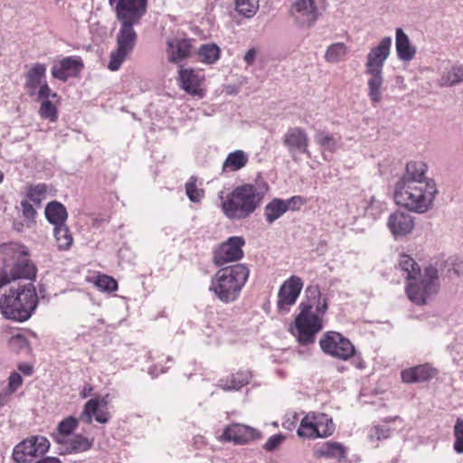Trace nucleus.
<instances>
[{
    "label": "nucleus",
    "instance_id": "nucleus-1",
    "mask_svg": "<svg viewBox=\"0 0 463 463\" xmlns=\"http://www.w3.org/2000/svg\"><path fill=\"white\" fill-rule=\"evenodd\" d=\"M268 189L265 183L235 187L222 203L223 214L230 220L248 218L260 205Z\"/></svg>",
    "mask_w": 463,
    "mask_h": 463
},
{
    "label": "nucleus",
    "instance_id": "nucleus-2",
    "mask_svg": "<svg viewBox=\"0 0 463 463\" xmlns=\"http://www.w3.org/2000/svg\"><path fill=\"white\" fill-rule=\"evenodd\" d=\"M38 305V297L32 282L17 288L11 287L8 293L0 298V312L11 320L24 322L28 320Z\"/></svg>",
    "mask_w": 463,
    "mask_h": 463
},
{
    "label": "nucleus",
    "instance_id": "nucleus-3",
    "mask_svg": "<svg viewBox=\"0 0 463 463\" xmlns=\"http://www.w3.org/2000/svg\"><path fill=\"white\" fill-rule=\"evenodd\" d=\"M4 267L0 268V288L17 279H32L36 269L28 259L25 248L17 243L0 247Z\"/></svg>",
    "mask_w": 463,
    "mask_h": 463
},
{
    "label": "nucleus",
    "instance_id": "nucleus-4",
    "mask_svg": "<svg viewBox=\"0 0 463 463\" xmlns=\"http://www.w3.org/2000/svg\"><path fill=\"white\" fill-rule=\"evenodd\" d=\"M437 192L434 182L397 183L394 200L410 211L423 213L431 206Z\"/></svg>",
    "mask_w": 463,
    "mask_h": 463
},
{
    "label": "nucleus",
    "instance_id": "nucleus-5",
    "mask_svg": "<svg viewBox=\"0 0 463 463\" xmlns=\"http://www.w3.org/2000/svg\"><path fill=\"white\" fill-rule=\"evenodd\" d=\"M250 275L245 264H235L219 269L213 278L210 290L223 303L235 301Z\"/></svg>",
    "mask_w": 463,
    "mask_h": 463
},
{
    "label": "nucleus",
    "instance_id": "nucleus-6",
    "mask_svg": "<svg viewBox=\"0 0 463 463\" xmlns=\"http://www.w3.org/2000/svg\"><path fill=\"white\" fill-rule=\"evenodd\" d=\"M391 47L392 38L385 36L370 50L366 56L365 73L370 76L367 80V95L373 105L379 104L383 99V71L384 62L390 55Z\"/></svg>",
    "mask_w": 463,
    "mask_h": 463
},
{
    "label": "nucleus",
    "instance_id": "nucleus-7",
    "mask_svg": "<svg viewBox=\"0 0 463 463\" xmlns=\"http://www.w3.org/2000/svg\"><path fill=\"white\" fill-rule=\"evenodd\" d=\"M420 279H412L406 287V294L409 299L416 305H424L431 296L439 289L438 269L429 266L424 270V275Z\"/></svg>",
    "mask_w": 463,
    "mask_h": 463
},
{
    "label": "nucleus",
    "instance_id": "nucleus-8",
    "mask_svg": "<svg viewBox=\"0 0 463 463\" xmlns=\"http://www.w3.org/2000/svg\"><path fill=\"white\" fill-rule=\"evenodd\" d=\"M300 313L296 317L295 324L298 331V341L303 345L314 343L316 335L322 329V317L320 313L312 311L313 304L302 302L299 306Z\"/></svg>",
    "mask_w": 463,
    "mask_h": 463
},
{
    "label": "nucleus",
    "instance_id": "nucleus-9",
    "mask_svg": "<svg viewBox=\"0 0 463 463\" xmlns=\"http://www.w3.org/2000/svg\"><path fill=\"white\" fill-rule=\"evenodd\" d=\"M120 29L117 35V49L110 53L108 68L111 71H118L127 56L132 52L137 42L135 24L120 23Z\"/></svg>",
    "mask_w": 463,
    "mask_h": 463
},
{
    "label": "nucleus",
    "instance_id": "nucleus-10",
    "mask_svg": "<svg viewBox=\"0 0 463 463\" xmlns=\"http://www.w3.org/2000/svg\"><path fill=\"white\" fill-rule=\"evenodd\" d=\"M319 345L325 354L345 361L355 354L351 341L335 331L326 332L320 339Z\"/></svg>",
    "mask_w": 463,
    "mask_h": 463
},
{
    "label": "nucleus",
    "instance_id": "nucleus-11",
    "mask_svg": "<svg viewBox=\"0 0 463 463\" xmlns=\"http://www.w3.org/2000/svg\"><path fill=\"white\" fill-rule=\"evenodd\" d=\"M50 448V442L43 436H32L18 443L13 451V458L17 463H27L33 458L45 454Z\"/></svg>",
    "mask_w": 463,
    "mask_h": 463
},
{
    "label": "nucleus",
    "instance_id": "nucleus-12",
    "mask_svg": "<svg viewBox=\"0 0 463 463\" xmlns=\"http://www.w3.org/2000/svg\"><path fill=\"white\" fill-rule=\"evenodd\" d=\"M289 15L298 26L310 28L320 13L315 0H295L289 8Z\"/></svg>",
    "mask_w": 463,
    "mask_h": 463
},
{
    "label": "nucleus",
    "instance_id": "nucleus-13",
    "mask_svg": "<svg viewBox=\"0 0 463 463\" xmlns=\"http://www.w3.org/2000/svg\"><path fill=\"white\" fill-rule=\"evenodd\" d=\"M245 241L242 237H230L214 250L213 263L221 267L228 262L240 260L244 255L242 250Z\"/></svg>",
    "mask_w": 463,
    "mask_h": 463
},
{
    "label": "nucleus",
    "instance_id": "nucleus-14",
    "mask_svg": "<svg viewBox=\"0 0 463 463\" xmlns=\"http://www.w3.org/2000/svg\"><path fill=\"white\" fill-rule=\"evenodd\" d=\"M147 0H118L115 5L119 23L138 24L146 13Z\"/></svg>",
    "mask_w": 463,
    "mask_h": 463
},
{
    "label": "nucleus",
    "instance_id": "nucleus-15",
    "mask_svg": "<svg viewBox=\"0 0 463 463\" xmlns=\"http://www.w3.org/2000/svg\"><path fill=\"white\" fill-rule=\"evenodd\" d=\"M283 146L287 148L293 160H297L298 154L310 155L308 150L309 138L307 131L300 127H290L281 138Z\"/></svg>",
    "mask_w": 463,
    "mask_h": 463
},
{
    "label": "nucleus",
    "instance_id": "nucleus-16",
    "mask_svg": "<svg viewBox=\"0 0 463 463\" xmlns=\"http://www.w3.org/2000/svg\"><path fill=\"white\" fill-rule=\"evenodd\" d=\"M303 288L302 279L297 276H291L280 287L278 295V307L287 310L288 307L295 304Z\"/></svg>",
    "mask_w": 463,
    "mask_h": 463
},
{
    "label": "nucleus",
    "instance_id": "nucleus-17",
    "mask_svg": "<svg viewBox=\"0 0 463 463\" xmlns=\"http://www.w3.org/2000/svg\"><path fill=\"white\" fill-rule=\"evenodd\" d=\"M387 227L395 239L405 237L414 229V219L406 212L396 211L389 215Z\"/></svg>",
    "mask_w": 463,
    "mask_h": 463
},
{
    "label": "nucleus",
    "instance_id": "nucleus-18",
    "mask_svg": "<svg viewBox=\"0 0 463 463\" xmlns=\"http://www.w3.org/2000/svg\"><path fill=\"white\" fill-rule=\"evenodd\" d=\"M179 80L181 88L192 96L203 98L204 90L202 84L204 80V76L200 71L194 69H183L179 71Z\"/></svg>",
    "mask_w": 463,
    "mask_h": 463
},
{
    "label": "nucleus",
    "instance_id": "nucleus-19",
    "mask_svg": "<svg viewBox=\"0 0 463 463\" xmlns=\"http://www.w3.org/2000/svg\"><path fill=\"white\" fill-rule=\"evenodd\" d=\"M192 40L186 38H172L166 41V57L171 63H179L190 57Z\"/></svg>",
    "mask_w": 463,
    "mask_h": 463
},
{
    "label": "nucleus",
    "instance_id": "nucleus-20",
    "mask_svg": "<svg viewBox=\"0 0 463 463\" xmlns=\"http://www.w3.org/2000/svg\"><path fill=\"white\" fill-rule=\"evenodd\" d=\"M259 438L260 433L255 429L242 424L228 426L221 436L222 440L232 441L235 444H246Z\"/></svg>",
    "mask_w": 463,
    "mask_h": 463
},
{
    "label": "nucleus",
    "instance_id": "nucleus-21",
    "mask_svg": "<svg viewBox=\"0 0 463 463\" xmlns=\"http://www.w3.org/2000/svg\"><path fill=\"white\" fill-rule=\"evenodd\" d=\"M83 68L80 57L70 56L53 64L52 75L53 78L66 82L70 77L77 75Z\"/></svg>",
    "mask_w": 463,
    "mask_h": 463
},
{
    "label": "nucleus",
    "instance_id": "nucleus-22",
    "mask_svg": "<svg viewBox=\"0 0 463 463\" xmlns=\"http://www.w3.org/2000/svg\"><path fill=\"white\" fill-rule=\"evenodd\" d=\"M100 401L97 398L90 399L88 401L83 408V411L80 416V420L87 424H90L93 420V417L99 423H107L109 420L108 411L99 410Z\"/></svg>",
    "mask_w": 463,
    "mask_h": 463
},
{
    "label": "nucleus",
    "instance_id": "nucleus-23",
    "mask_svg": "<svg viewBox=\"0 0 463 463\" xmlns=\"http://www.w3.org/2000/svg\"><path fill=\"white\" fill-rule=\"evenodd\" d=\"M395 48L398 58L402 61H411L416 54V47L413 46L402 28L395 31Z\"/></svg>",
    "mask_w": 463,
    "mask_h": 463
},
{
    "label": "nucleus",
    "instance_id": "nucleus-24",
    "mask_svg": "<svg viewBox=\"0 0 463 463\" xmlns=\"http://www.w3.org/2000/svg\"><path fill=\"white\" fill-rule=\"evenodd\" d=\"M435 371L429 364H420L402 371V380L407 383H421L431 379Z\"/></svg>",
    "mask_w": 463,
    "mask_h": 463
},
{
    "label": "nucleus",
    "instance_id": "nucleus-25",
    "mask_svg": "<svg viewBox=\"0 0 463 463\" xmlns=\"http://www.w3.org/2000/svg\"><path fill=\"white\" fill-rule=\"evenodd\" d=\"M345 453L346 449L342 444L333 441L324 442L315 450L317 458H334L338 461L345 458Z\"/></svg>",
    "mask_w": 463,
    "mask_h": 463
},
{
    "label": "nucleus",
    "instance_id": "nucleus-26",
    "mask_svg": "<svg viewBox=\"0 0 463 463\" xmlns=\"http://www.w3.org/2000/svg\"><path fill=\"white\" fill-rule=\"evenodd\" d=\"M46 66L43 63H35L28 71L25 75V87L28 89L30 95H33L35 90L42 84V80L45 79Z\"/></svg>",
    "mask_w": 463,
    "mask_h": 463
},
{
    "label": "nucleus",
    "instance_id": "nucleus-27",
    "mask_svg": "<svg viewBox=\"0 0 463 463\" xmlns=\"http://www.w3.org/2000/svg\"><path fill=\"white\" fill-rule=\"evenodd\" d=\"M44 213L48 222L54 226L65 224L68 218L65 206L57 201L49 203L45 207Z\"/></svg>",
    "mask_w": 463,
    "mask_h": 463
},
{
    "label": "nucleus",
    "instance_id": "nucleus-28",
    "mask_svg": "<svg viewBox=\"0 0 463 463\" xmlns=\"http://www.w3.org/2000/svg\"><path fill=\"white\" fill-rule=\"evenodd\" d=\"M426 165L421 162H410L406 165V173L398 183L415 182H434L425 177Z\"/></svg>",
    "mask_w": 463,
    "mask_h": 463
},
{
    "label": "nucleus",
    "instance_id": "nucleus-29",
    "mask_svg": "<svg viewBox=\"0 0 463 463\" xmlns=\"http://www.w3.org/2000/svg\"><path fill=\"white\" fill-rule=\"evenodd\" d=\"M250 373L248 371H241L231 374L225 379L219 381V386L224 391H238L242 386L249 383Z\"/></svg>",
    "mask_w": 463,
    "mask_h": 463
},
{
    "label": "nucleus",
    "instance_id": "nucleus-30",
    "mask_svg": "<svg viewBox=\"0 0 463 463\" xmlns=\"http://www.w3.org/2000/svg\"><path fill=\"white\" fill-rule=\"evenodd\" d=\"M249 161V156L243 150L230 153L222 164V171L235 172L243 168Z\"/></svg>",
    "mask_w": 463,
    "mask_h": 463
},
{
    "label": "nucleus",
    "instance_id": "nucleus-31",
    "mask_svg": "<svg viewBox=\"0 0 463 463\" xmlns=\"http://www.w3.org/2000/svg\"><path fill=\"white\" fill-rule=\"evenodd\" d=\"M463 81V64H455L444 71L439 80L440 87H451Z\"/></svg>",
    "mask_w": 463,
    "mask_h": 463
},
{
    "label": "nucleus",
    "instance_id": "nucleus-32",
    "mask_svg": "<svg viewBox=\"0 0 463 463\" xmlns=\"http://www.w3.org/2000/svg\"><path fill=\"white\" fill-rule=\"evenodd\" d=\"M398 266L408 280L416 279L420 276V269L418 263L409 255L401 254Z\"/></svg>",
    "mask_w": 463,
    "mask_h": 463
},
{
    "label": "nucleus",
    "instance_id": "nucleus-33",
    "mask_svg": "<svg viewBox=\"0 0 463 463\" xmlns=\"http://www.w3.org/2000/svg\"><path fill=\"white\" fill-rule=\"evenodd\" d=\"M287 211L288 206L285 205L284 200L274 198L265 206V219L268 223L271 224L280 218Z\"/></svg>",
    "mask_w": 463,
    "mask_h": 463
},
{
    "label": "nucleus",
    "instance_id": "nucleus-34",
    "mask_svg": "<svg viewBox=\"0 0 463 463\" xmlns=\"http://www.w3.org/2000/svg\"><path fill=\"white\" fill-rule=\"evenodd\" d=\"M315 426L317 438H326L335 431V424L325 413H315Z\"/></svg>",
    "mask_w": 463,
    "mask_h": 463
},
{
    "label": "nucleus",
    "instance_id": "nucleus-35",
    "mask_svg": "<svg viewBox=\"0 0 463 463\" xmlns=\"http://www.w3.org/2000/svg\"><path fill=\"white\" fill-rule=\"evenodd\" d=\"M308 301L306 304L316 306V311L324 315L327 310V302L326 298L321 299L320 289L317 285L308 286L306 289Z\"/></svg>",
    "mask_w": 463,
    "mask_h": 463
},
{
    "label": "nucleus",
    "instance_id": "nucleus-36",
    "mask_svg": "<svg viewBox=\"0 0 463 463\" xmlns=\"http://www.w3.org/2000/svg\"><path fill=\"white\" fill-rule=\"evenodd\" d=\"M348 51V47L343 43H333L327 47L325 53V60L331 63L343 61Z\"/></svg>",
    "mask_w": 463,
    "mask_h": 463
},
{
    "label": "nucleus",
    "instance_id": "nucleus-37",
    "mask_svg": "<svg viewBox=\"0 0 463 463\" xmlns=\"http://www.w3.org/2000/svg\"><path fill=\"white\" fill-rule=\"evenodd\" d=\"M298 435L302 438L315 439L317 438L315 426V413H307L301 420L298 430Z\"/></svg>",
    "mask_w": 463,
    "mask_h": 463
},
{
    "label": "nucleus",
    "instance_id": "nucleus-38",
    "mask_svg": "<svg viewBox=\"0 0 463 463\" xmlns=\"http://www.w3.org/2000/svg\"><path fill=\"white\" fill-rule=\"evenodd\" d=\"M93 439H90L81 435H76L68 440L67 450L69 453L84 452L91 449Z\"/></svg>",
    "mask_w": 463,
    "mask_h": 463
},
{
    "label": "nucleus",
    "instance_id": "nucleus-39",
    "mask_svg": "<svg viewBox=\"0 0 463 463\" xmlns=\"http://www.w3.org/2000/svg\"><path fill=\"white\" fill-rule=\"evenodd\" d=\"M53 232L59 249L67 250L71 246L73 239L66 224L54 226Z\"/></svg>",
    "mask_w": 463,
    "mask_h": 463
},
{
    "label": "nucleus",
    "instance_id": "nucleus-40",
    "mask_svg": "<svg viewBox=\"0 0 463 463\" xmlns=\"http://www.w3.org/2000/svg\"><path fill=\"white\" fill-rule=\"evenodd\" d=\"M202 61L214 63L220 57V48L216 44H203L198 51Z\"/></svg>",
    "mask_w": 463,
    "mask_h": 463
},
{
    "label": "nucleus",
    "instance_id": "nucleus-41",
    "mask_svg": "<svg viewBox=\"0 0 463 463\" xmlns=\"http://www.w3.org/2000/svg\"><path fill=\"white\" fill-rule=\"evenodd\" d=\"M315 142L329 152H334L337 146V141L334 136L323 130H319L316 133Z\"/></svg>",
    "mask_w": 463,
    "mask_h": 463
},
{
    "label": "nucleus",
    "instance_id": "nucleus-42",
    "mask_svg": "<svg viewBox=\"0 0 463 463\" xmlns=\"http://www.w3.org/2000/svg\"><path fill=\"white\" fill-rule=\"evenodd\" d=\"M260 0H235L236 10L246 17H251L259 9Z\"/></svg>",
    "mask_w": 463,
    "mask_h": 463
},
{
    "label": "nucleus",
    "instance_id": "nucleus-43",
    "mask_svg": "<svg viewBox=\"0 0 463 463\" xmlns=\"http://www.w3.org/2000/svg\"><path fill=\"white\" fill-rule=\"evenodd\" d=\"M197 178L191 176L189 181L185 184V193L189 200L193 203H198L204 194L203 189H199L196 186Z\"/></svg>",
    "mask_w": 463,
    "mask_h": 463
},
{
    "label": "nucleus",
    "instance_id": "nucleus-44",
    "mask_svg": "<svg viewBox=\"0 0 463 463\" xmlns=\"http://www.w3.org/2000/svg\"><path fill=\"white\" fill-rule=\"evenodd\" d=\"M385 203L374 196L370 198V202L368 206L365 209V214L372 217L373 219H377L385 210Z\"/></svg>",
    "mask_w": 463,
    "mask_h": 463
},
{
    "label": "nucleus",
    "instance_id": "nucleus-45",
    "mask_svg": "<svg viewBox=\"0 0 463 463\" xmlns=\"http://www.w3.org/2000/svg\"><path fill=\"white\" fill-rule=\"evenodd\" d=\"M391 429L385 426H373L368 430V439L371 442L387 439L391 435Z\"/></svg>",
    "mask_w": 463,
    "mask_h": 463
},
{
    "label": "nucleus",
    "instance_id": "nucleus-46",
    "mask_svg": "<svg viewBox=\"0 0 463 463\" xmlns=\"http://www.w3.org/2000/svg\"><path fill=\"white\" fill-rule=\"evenodd\" d=\"M39 114L43 118H48L54 122L58 118L57 109L49 99H45L42 102Z\"/></svg>",
    "mask_w": 463,
    "mask_h": 463
},
{
    "label": "nucleus",
    "instance_id": "nucleus-47",
    "mask_svg": "<svg viewBox=\"0 0 463 463\" xmlns=\"http://www.w3.org/2000/svg\"><path fill=\"white\" fill-rule=\"evenodd\" d=\"M95 284L98 288L106 292H113L118 288V282L107 275L99 276Z\"/></svg>",
    "mask_w": 463,
    "mask_h": 463
},
{
    "label": "nucleus",
    "instance_id": "nucleus-48",
    "mask_svg": "<svg viewBox=\"0 0 463 463\" xmlns=\"http://www.w3.org/2000/svg\"><path fill=\"white\" fill-rule=\"evenodd\" d=\"M47 193V185L45 184H38L30 186L28 190V197L35 203H40Z\"/></svg>",
    "mask_w": 463,
    "mask_h": 463
},
{
    "label": "nucleus",
    "instance_id": "nucleus-49",
    "mask_svg": "<svg viewBox=\"0 0 463 463\" xmlns=\"http://www.w3.org/2000/svg\"><path fill=\"white\" fill-rule=\"evenodd\" d=\"M454 449L461 454L463 453V420L458 419L454 426Z\"/></svg>",
    "mask_w": 463,
    "mask_h": 463
},
{
    "label": "nucleus",
    "instance_id": "nucleus-50",
    "mask_svg": "<svg viewBox=\"0 0 463 463\" xmlns=\"http://www.w3.org/2000/svg\"><path fill=\"white\" fill-rule=\"evenodd\" d=\"M78 420L73 417H68L61 420L58 425V430L62 435H70L77 427Z\"/></svg>",
    "mask_w": 463,
    "mask_h": 463
},
{
    "label": "nucleus",
    "instance_id": "nucleus-51",
    "mask_svg": "<svg viewBox=\"0 0 463 463\" xmlns=\"http://www.w3.org/2000/svg\"><path fill=\"white\" fill-rule=\"evenodd\" d=\"M22 376L18 373L14 372L8 378V385L5 390H7L9 393H14L22 385Z\"/></svg>",
    "mask_w": 463,
    "mask_h": 463
},
{
    "label": "nucleus",
    "instance_id": "nucleus-52",
    "mask_svg": "<svg viewBox=\"0 0 463 463\" xmlns=\"http://www.w3.org/2000/svg\"><path fill=\"white\" fill-rule=\"evenodd\" d=\"M285 439V437L281 434H275L272 435L268 439L266 443L264 444L263 448L267 451H272L275 449H277L282 441Z\"/></svg>",
    "mask_w": 463,
    "mask_h": 463
},
{
    "label": "nucleus",
    "instance_id": "nucleus-53",
    "mask_svg": "<svg viewBox=\"0 0 463 463\" xmlns=\"http://www.w3.org/2000/svg\"><path fill=\"white\" fill-rule=\"evenodd\" d=\"M285 205L288 206V210H298L301 205L305 203L303 197L295 195L289 199L284 200Z\"/></svg>",
    "mask_w": 463,
    "mask_h": 463
},
{
    "label": "nucleus",
    "instance_id": "nucleus-54",
    "mask_svg": "<svg viewBox=\"0 0 463 463\" xmlns=\"http://www.w3.org/2000/svg\"><path fill=\"white\" fill-rule=\"evenodd\" d=\"M21 208L23 212V215L25 219L32 220L36 215V211L33 207V205L27 201L21 202Z\"/></svg>",
    "mask_w": 463,
    "mask_h": 463
},
{
    "label": "nucleus",
    "instance_id": "nucleus-55",
    "mask_svg": "<svg viewBox=\"0 0 463 463\" xmlns=\"http://www.w3.org/2000/svg\"><path fill=\"white\" fill-rule=\"evenodd\" d=\"M39 87H40L39 90H38L39 99L45 100V99H48V98L50 96H52V98L58 97L57 93H51V89L48 86L46 81L44 83L41 84Z\"/></svg>",
    "mask_w": 463,
    "mask_h": 463
},
{
    "label": "nucleus",
    "instance_id": "nucleus-56",
    "mask_svg": "<svg viewBox=\"0 0 463 463\" xmlns=\"http://www.w3.org/2000/svg\"><path fill=\"white\" fill-rule=\"evenodd\" d=\"M10 343H11V345H17L20 348L27 345L26 338L24 335H22L21 334H17V335L12 336Z\"/></svg>",
    "mask_w": 463,
    "mask_h": 463
},
{
    "label": "nucleus",
    "instance_id": "nucleus-57",
    "mask_svg": "<svg viewBox=\"0 0 463 463\" xmlns=\"http://www.w3.org/2000/svg\"><path fill=\"white\" fill-rule=\"evenodd\" d=\"M257 52L254 48L250 49L244 55V61L248 65L253 64Z\"/></svg>",
    "mask_w": 463,
    "mask_h": 463
},
{
    "label": "nucleus",
    "instance_id": "nucleus-58",
    "mask_svg": "<svg viewBox=\"0 0 463 463\" xmlns=\"http://www.w3.org/2000/svg\"><path fill=\"white\" fill-rule=\"evenodd\" d=\"M18 369L25 375H31L33 373V367L27 364H19Z\"/></svg>",
    "mask_w": 463,
    "mask_h": 463
},
{
    "label": "nucleus",
    "instance_id": "nucleus-59",
    "mask_svg": "<svg viewBox=\"0 0 463 463\" xmlns=\"http://www.w3.org/2000/svg\"><path fill=\"white\" fill-rule=\"evenodd\" d=\"M11 394L12 393H9L7 390H5L4 392H0V408L7 403L8 398Z\"/></svg>",
    "mask_w": 463,
    "mask_h": 463
},
{
    "label": "nucleus",
    "instance_id": "nucleus-60",
    "mask_svg": "<svg viewBox=\"0 0 463 463\" xmlns=\"http://www.w3.org/2000/svg\"><path fill=\"white\" fill-rule=\"evenodd\" d=\"M35 463H61V460L58 458L55 457H46L40 460H38Z\"/></svg>",
    "mask_w": 463,
    "mask_h": 463
},
{
    "label": "nucleus",
    "instance_id": "nucleus-61",
    "mask_svg": "<svg viewBox=\"0 0 463 463\" xmlns=\"http://www.w3.org/2000/svg\"><path fill=\"white\" fill-rule=\"evenodd\" d=\"M118 0H109V5L112 6V5H114V4H116V5H117V2H118Z\"/></svg>",
    "mask_w": 463,
    "mask_h": 463
},
{
    "label": "nucleus",
    "instance_id": "nucleus-62",
    "mask_svg": "<svg viewBox=\"0 0 463 463\" xmlns=\"http://www.w3.org/2000/svg\"><path fill=\"white\" fill-rule=\"evenodd\" d=\"M4 180V174L3 172L0 170V184L3 182Z\"/></svg>",
    "mask_w": 463,
    "mask_h": 463
},
{
    "label": "nucleus",
    "instance_id": "nucleus-63",
    "mask_svg": "<svg viewBox=\"0 0 463 463\" xmlns=\"http://www.w3.org/2000/svg\"><path fill=\"white\" fill-rule=\"evenodd\" d=\"M223 192L220 193V197L222 198Z\"/></svg>",
    "mask_w": 463,
    "mask_h": 463
}]
</instances>
